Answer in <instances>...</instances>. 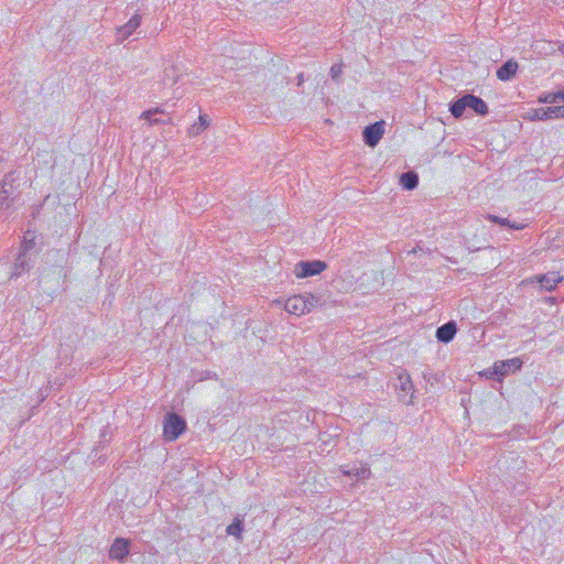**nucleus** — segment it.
Wrapping results in <instances>:
<instances>
[{
	"mask_svg": "<svg viewBox=\"0 0 564 564\" xmlns=\"http://www.w3.org/2000/svg\"><path fill=\"white\" fill-rule=\"evenodd\" d=\"M315 303L316 299L312 294L293 295L285 301L284 308L292 315L301 316L308 313Z\"/></svg>",
	"mask_w": 564,
	"mask_h": 564,
	"instance_id": "1",
	"label": "nucleus"
},
{
	"mask_svg": "<svg viewBox=\"0 0 564 564\" xmlns=\"http://www.w3.org/2000/svg\"><path fill=\"white\" fill-rule=\"evenodd\" d=\"M522 366V360L518 357L497 361L490 369L484 371L489 378H496L501 381L502 377L518 371Z\"/></svg>",
	"mask_w": 564,
	"mask_h": 564,
	"instance_id": "2",
	"label": "nucleus"
},
{
	"mask_svg": "<svg viewBox=\"0 0 564 564\" xmlns=\"http://www.w3.org/2000/svg\"><path fill=\"white\" fill-rule=\"evenodd\" d=\"M327 268V264L321 260L314 261H301L294 267V275L297 279H304L307 276H313L321 274Z\"/></svg>",
	"mask_w": 564,
	"mask_h": 564,
	"instance_id": "3",
	"label": "nucleus"
},
{
	"mask_svg": "<svg viewBox=\"0 0 564 564\" xmlns=\"http://www.w3.org/2000/svg\"><path fill=\"white\" fill-rule=\"evenodd\" d=\"M552 118H564V106L531 109L523 119L529 121L547 120Z\"/></svg>",
	"mask_w": 564,
	"mask_h": 564,
	"instance_id": "4",
	"label": "nucleus"
},
{
	"mask_svg": "<svg viewBox=\"0 0 564 564\" xmlns=\"http://www.w3.org/2000/svg\"><path fill=\"white\" fill-rule=\"evenodd\" d=\"M384 134V121L380 120L372 124L367 126L362 131L364 142L371 148H375Z\"/></svg>",
	"mask_w": 564,
	"mask_h": 564,
	"instance_id": "5",
	"label": "nucleus"
},
{
	"mask_svg": "<svg viewBox=\"0 0 564 564\" xmlns=\"http://www.w3.org/2000/svg\"><path fill=\"white\" fill-rule=\"evenodd\" d=\"M14 178L12 174H8L0 184V209L7 210L14 200Z\"/></svg>",
	"mask_w": 564,
	"mask_h": 564,
	"instance_id": "6",
	"label": "nucleus"
},
{
	"mask_svg": "<svg viewBox=\"0 0 564 564\" xmlns=\"http://www.w3.org/2000/svg\"><path fill=\"white\" fill-rule=\"evenodd\" d=\"M33 263L34 261L31 253H26V250H22L14 261L11 278H18L22 273L30 271Z\"/></svg>",
	"mask_w": 564,
	"mask_h": 564,
	"instance_id": "7",
	"label": "nucleus"
},
{
	"mask_svg": "<svg viewBox=\"0 0 564 564\" xmlns=\"http://www.w3.org/2000/svg\"><path fill=\"white\" fill-rule=\"evenodd\" d=\"M140 119L147 120L149 126L172 123V117L160 108L143 111Z\"/></svg>",
	"mask_w": 564,
	"mask_h": 564,
	"instance_id": "8",
	"label": "nucleus"
},
{
	"mask_svg": "<svg viewBox=\"0 0 564 564\" xmlns=\"http://www.w3.org/2000/svg\"><path fill=\"white\" fill-rule=\"evenodd\" d=\"M141 24V15L135 13L130 18V20L119 26L116 32V41L121 43L126 39H128Z\"/></svg>",
	"mask_w": 564,
	"mask_h": 564,
	"instance_id": "9",
	"label": "nucleus"
},
{
	"mask_svg": "<svg viewBox=\"0 0 564 564\" xmlns=\"http://www.w3.org/2000/svg\"><path fill=\"white\" fill-rule=\"evenodd\" d=\"M129 554V542L126 539L117 538L109 550V557L122 561Z\"/></svg>",
	"mask_w": 564,
	"mask_h": 564,
	"instance_id": "10",
	"label": "nucleus"
},
{
	"mask_svg": "<svg viewBox=\"0 0 564 564\" xmlns=\"http://www.w3.org/2000/svg\"><path fill=\"white\" fill-rule=\"evenodd\" d=\"M538 283H540L545 290L552 291L556 288V285L564 280L563 275L556 272H550L543 275H539L534 278Z\"/></svg>",
	"mask_w": 564,
	"mask_h": 564,
	"instance_id": "11",
	"label": "nucleus"
},
{
	"mask_svg": "<svg viewBox=\"0 0 564 564\" xmlns=\"http://www.w3.org/2000/svg\"><path fill=\"white\" fill-rule=\"evenodd\" d=\"M163 436L166 441L176 440V412L171 411L166 415L164 423Z\"/></svg>",
	"mask_w": 564,
	"mask_h": 564,
	"instance_id": "12",
	"label": "nucleus"
},
{
	"mask_svg": "<svg viewBox=\"0 0 564 564\" xmlns=\"http://www.w3.org/2000/svg\"><path fill=\"white\" fill-rule=\"evenodd\" d=\"M518 68V63L513 59H509L500 68H498L497 77L502 82H507L516 75Z\"/></svg>",
	"mask_w": 564,
	"mask_h": 564,
	"instance_id": "13",
	"label": "nucleus"
},
{
	"mask_svg": "<svg viewBox=\"0 0 564 564\" xmlns=\"http://www.w3.org/2000/svg\"><path fill=\"white\" fill-rule=\"evenodd\" d=\"M457 332L456 324L454 322H448L436 330V338L442 343L451 341Z\"/></svg>",
	"mask_w": 564,
	"mask_h": 564,
	"instance_id": "14",
	"label": "nucleus"
},
{
	"mask_svg": "<svg viewBox=\"0 0 564 564\" xmlns=\"http://www.w3.org/2000/svg\"><path fill=\"white\" fill-rule=\"evenodd\" d=\"M467 108L473 109L477 115H487L488 106L481 98L474 95H467Z\"/></svg>",
	"mask_w": 564,
	"mask_h": 564,
	"instance_id": "15",
	"label": "nucleus"
},
{
	"mask_svg": "<svg viewBox=\"0 0 564 564\" xmlns=\"http://www.w3.org/2000/svg\"><path fill=\"white\" fill-rule=\"evenodd\" d=\"M210 124V120L208 119V117L206 115H199L198 117V121L193 123L189 128H188V134L191 137H195V135H198L200 134L204 130H206Z\"/></svg>",
	"mask_w": 564,
	"mask_h": 564,
	"instance_id": "16",
	"label": "nucleus"
},
{
	"mask_svg": "<svg viewBox=\"0 0 564 564\" xmlns=\"http://www.w3.org/2000/svg\"><path fill=\"white\" fill-rule=\"evenodd\" d=\"M467 95L454 101L451 106V112L455 118H460L467 108Z\"/></svg>",
	"mask_w": 564,
	"mask_h": 564,
	"instance_id": "17",
	"label": "nucleus"
},
{
	"mask_svg": "<svg viewBox=\"0 0 564 564\" xmlns=\"http://www.w3.org/2000/svg\"><path fill=\"white\" fill-rule=\"evenodd\" d=\"M419 177L414 172H408L401 175L400 184L406 189H413L416 187Z\"/></svg>",
	"mask_w": 564,
	"mask_h": 564,
	"instance_id": "18",
	"label": "nucleus"
},
{
	"mask_svg": "<svg viewBox=\"0 0 564 564\" xmlns=\"http://www.w3.org/2000/svg\"><path fill=\"white\" fill-rule=\"evenodd\" d=\"M489 218L494 223L500 224L502 226H508V227H510L512 229H516V230H521V229L527 227V225L524 223L510 221V220H508L506 218H500L498 216H490Z\"/></svg>",
	"mask_w": 564,
	"mask_h": 564,
	"instance_id": "19",
	"label": "nucleus"
},
{
	"mask_svg": "<svg viewBox=\"0 0 564 564\" xmlns=\"http://www.w3.org/2000/svg\"><path fill=\"white\" fill-rule=\"evenodd\" d=\"M538 101L541 104H555L557 101H561L560 90L555 93H544L541 96H539Z\"/></svg>",
	"mask_w": 564,
	"mask_h": 564,
	"instance_id": "20",
	"label": "nucleus"
},
{
	"mask_svg": "<svg viewBox=\"0 0 564 564\" xmlns=\"http://www.w3.org/2000/svg\"><path fill=\"white\" fill-rule=\"evenodd\" d=\"M242 532V523L239 519H236L231 524L227 527V533L236 538H240Z\"/></svg>",
	"mask_w": 564,
	"mask_h": 564,
	"instance_id": "21",
	"label": "nucleus"
},
{
	"mask_svg": "<svg viewBox=\"0 0 564 564\" xmlns=\"http://www.w3.org/2000/svg\"><path fill=\"white\" fill-rule=\"evenodd\" d=\"M330 75L334 79H338L341 75V64L333 65L330 67Z\"/></svg>",
	"mask_w": 564,
	"mask_h": 564,
	"instance_id": "22",
	"label": "nucleus"
},
{
	"mask_svg": "<svg viewBox=\"0 0 564 564\" xmlns=\"http://www.w3.org/2000/svg\"><path fill=\"white\" fill-rule=\"evenodd\" d=\"M400 380H403V376H400ZM412 389V383L410 381V377L406 375L404 377V381H402V390L410 391Z\"/></svg>",
	"mask_w": 564,
	"mask_h": 564,
	"instance_id": "23",
	"label": "nucleus"
},
{
	"mask_svg": "<svg viewBox=\"0 0 564 564\" xmlns=\"http://www.w3.org/2000/svg\"><path fill=\"white\" fill-rule=\"evenodd\" d=\"M33 248H34L33 239L25 240L22 246V250H26V253H30V250H32Z\"/></svg>",
	"mask_w": 564,
	"mask_h": 564,
	"instance_id": "24",
	"label": "nucleus"
},
{
	"mask_svg": "<svg viewBox=\"0 0 564 564\" xmlns=\"http://www.w3.org/2000/svg\"><path fill=\"white\" fill-rule=\"evenodd\" d=\"M177 425H178V435H181L183 433V431L186 429V423L184 420H181L178 417Z\"/></svg>",
	"mask_w": 564,
	"mask_h": 564,
	"instance_id": "25",
	"label": "nucleus"
},
{
	"mask_svg": "<svg viewBox=\"0 0 564 564\" xmlns=\"http://www.w3.org/2000/svg\"><path fill=\"white\" fill-rule=\"evenodd\" d=\"M560 98L562 101H564V86H563V89L560 90Z\"/></svg>",
	"mask_w": 564,
	"mask_h": 564,
	"instance_id": "26",
	"label": "nucleus"
},
{
	"mask_svg": "<svg viewBox=\"0 0 564 564\" xmlns=\"http://www.w3.org/2000/svg\"><path fill=\"white\" fill-rule=\"evenodd\" d=\"M299 80H300V84L303 82V75L302 74L299 76Z\"/></svg>",
	"mask_w": 564,
	"mask_h": 564,
	"instance_id": "27",
	"label": "nucleus"
},
{
	"mask_svg": "<svg viewBox=\"0 0 564 564\" xmlns=\"http://www.w3.org/2000/svg\"><path fill=\"white\" fill-rule=\"evenodd\" d=\"M55 254L56 256H62V257L64 256L63 253H61V251H55Z\"/></svg>",
	"mask_w": 564,
	"mask_h": 564,
	"instance_id": "28",
	"label": "nucleus"
}]
</instances>
